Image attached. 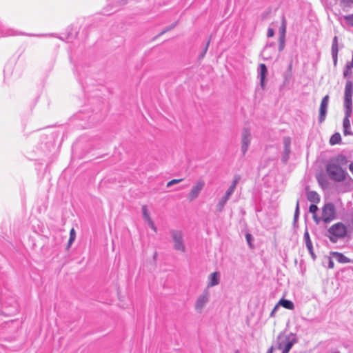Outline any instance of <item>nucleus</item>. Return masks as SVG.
Wrapping results in <instances>:
<instances>
[{"instance_id":"1","label":"nucleus","mask_w":353,"mask_h":353,"mask_svg":"<svg viewBox=\"0 0 353 353\" xmlns=\"http://www.w3.org/2000/svg\"><path fill=\"white\" fill-rule=\"evenodd\" d=\"M326 171L329 177L334 181H343L347 175V172L340 165L334 162H330L326 165Z\"/></svg>"},{"instance_id":"2","label":"nucleus","mask_w":353,"mask_h":353,"mask_svg":"<svg viewBox=\"0 0 353 353\" xmlns=\"http://www.w3.org/2000/svg\"><path fill=\"white\" fill-rule=\"evenodd\" d=\"M170 234L173 243V248L178 252H185L186 246L184 239V232L181 230H170Z\"/></svg>"},{"instance_id":"3","label":"nucleus","mask_w":353,"mask_h":353,"mask_svg":"<svg viewBox=\"0 0 353 353\" xmlns=\"http://www.w3.org/2000/svg\"><path fill=\"white\" fill-rule=\"evenodd\" d=\"M298 342L296 335L290 333L288 336L278 337V349L282 350L281 353H289L292 346Z\"/></svg>"},{"instance_id":"4","label":"nucleus","mask_w":353,"mask_h":353,"mask_svg":"<svg viewBox=\"0 0 353 353\" xmlns=\"http://www.w3.org/2000/svg\"><path fill=\"white\" fill-rule=\"evenodd\" d=\"M18 307L15 298L10 296L1 303L0 311L4 316H13L18 312Z\"/></svg>"},{"instance_id":"5","label":"nucleus","mask_w":353,"mask_h":353,"mask_svg":"<svg viewBox=\"0 0 353 353\" xmlns=\"http://www.w3.org/2000/svg\"><path fill=\"white\" fill-rule=\"evenodd\" d=\"M328 232L330 236L329 239L331 242L336 243L339 239L345 236L347 234V229L344 224L342 223H337L332 225L329 229Z\"/></svg>"},{"instance_id":"6","label":"nucleus","mask_w":353,"mask_h":353,"mask_svg":"<svg viewBox=\"0 0 353 353\" xmlns=\"http://www.w3.org/2000/svg\"><path fill=\"white\" fill-rule=\"evenodd\" d=\"M210 298V290L204 289L202 293L198 296L194 308L196 312L201 313L203 308L205 307L207 303L209 302Z\"/></svg>"},{"instance_id":"7","label":"nucleus","mask_w":353,"mask_h":353,"mask_svg":"<svg viewBox=\"0 0 353 353\" xmlns=\"http://www.w3.org/2000/svg\"><path fill=\"white\" fill-rule=\"evenodd\" d=\"M335 208L332 203L325 204L322 209V220L325 223H330L335 218Z\"/></svg>"},{"instance_id":"8","label":"nucleus","mask_w":353,"mask_h":353,"mask_svg":"<svg viewBox=\"0 0 353 353\" xmlns=\"http://www.w3.org/2000/svg\"><path fill=\"white\" fill-rule=\"evenodd\" d=\"M352 92H353V83L351 81H347L345 87L344 93V107H352Z\"/></svg>"},{"instance_id":"9","label":"nucleus","mask_w":353,"mask_h":353,"mask_svg":"<svg viewBox=\"0 0 353 353\" xmlns=\"http://www.w3.org/2000/svg\"><path fill=\"white\" fill-rule=\"evenodd\" d=\"M251 142V132L248 128H243L241 136V151L244 155L248 150Z\"/></svg>"},{"instance_id":"10","label":"nucleus","mask_w":353,"mask_h":353,"mask_svg":"<svg viewBox=\"0 0 353 353\" xmlns=\"http://www.w3.org/2000/svg\"><path fill=\"white\" fill-rule=\"evenodd\" d=\"M330 97L328 95H325L321 100L320 108H319V123H323L326 117L328 103H329Z\"/></svg>"},{"instance_id":"11","label":"nucleus","mask_w":353,"mask_h":353,"mask_svg":"<svg viewBox=\"0 0 353 353\" xmlns=\"http://www.w3.org/2000/svg\"><path fill=\"white\" fill-rule=\"evenodd\" d=\"M205 185V182L203 180H199L196 185H194L188 194V199L190 201H193L200 194V192L202 190Z\"/></svg>"},{"instance_id":"12","label":"nucleus","mask_w":353,"mask_h":353,"mask_svg":"<svg viewBox=\"0 0 353 353\" xmlns=\"http://www.w3.org/2000/svg\"><path fill=\"white\" fill-rule=\"evenodd\" d=\"M220 283V273L214 272L208 276V283L205 289L209 290L210 288L219 285Z\"/></svg>"},{"instance_id":"13","label":"nucleus","mask_w":353,"mask_h":353,"mask_svg":"<svg viewBox=\"0 0 353 353\" xmlns=\"http://www.w3.org/2000/svg\"><path fill=\"white\" fill-rule=\"evenodd\" d=\"M268 73V69L264 63H261L259 68V77L260 79V85L262 89L265 88V80Z\"/></svg>"},{"instance_id":"14","label":"nucleus","mask_w":353,"mask_h":353,"mask_svg":"<svg viewBox=\"0 0 353 353\" xmlns=\"http://www.w3.org/2000/svg\"><path fill=\"white\" fill-rule=\"evenodd\" d=\"M338 38L335 36L333 39L332 43V56L333 59V62L334 65H336L337 63V57H338Z\"/></svg>"},{"instance_id":"15","label":"nucleus","mask_w":353,"mask_h":353,"mask_svg":"<svg viewBox=\"0 0 353 353\" xmlns=\"http://www.w3.org/2000/svg\"><path fill=\"white\" fill-rule=\"evenodd\" d=\"M345 108V117L343 119V128H350V121L349 118L352 115V107H344Z\"/></svg>"},{"instance_id":"16","label":"nucleus","mask_w":353,"mask_h":353,"mask_svg":"<svg viewBox=\"0 0 353 353\" xmlns=\"http://www.w3.org/2000/svg\"><path fill=\"white\" fill-rule=\"evenodd\" d=\"M332 255L339 263H347L350 262V259L342 253L335 252H332Z\"/></svg>"},{"instance_id":"17","label":"nucleus","mask_w":353,"mask_h":353,"mask_svg":"<svg viewBox=\"0 0 353 353\" xmlns=\"http://www.w3.org/2000/svg\"><path fill=\"white\" fill-rule=\"evenodd\" d=\"M230 199V198L227 197L226 196L223 195L218 201L216 205V210L218 212H221L225 207V205L228 202V201Z\"/></svg>"},{"instance_id":"18","label":"nucleus","mask_w":353,"mask_h":353,"mask_svg":"<svg viewBox=\"0 0 353 353\" xmlns=\"http://www.w3.org/2000/svg\"><path fill=\"white\" fill-rule=\"evenodd\" d=\"M277 304L279 306H282L284 308H286L288 310H294V305L293 302L290 300L285 299H280L279 301L277 303Z\"/></svg>"},{"instance_id":"19","label":"nucleus","mask_w":353,"mask_h":353,"mask_svg":"<svg viewBox=\"0 0 353 353\" xmlns=\"http://www.w3.org/2000/svg\"><path fill=\"white\" fill-rule=\"evenodd\" d=\"M307 198L308 201L312 203H319L320 201V197L319 194L315 191H310L307 194Z\"/></svg>"},{"instance_id":"20","label":"nucleus","mask_w":353,"mask_h":353,"mask_svg":"<svg viewBox=\"0 0 353 353\" xmlns=\"http://www.w3.org/2000/svg\"><path fill=\"white\" fill-rule=\"evenodd\" d=\"M330 162H334L337 165H344L347 163V160L345 156L343 154H339L337 157H336L334 159H332Z\"/></svg>"},{"instance_id":"21","label":"nucleus","mask_w":353,"mask_h":353,"mask_svg":"<svg viewBox=\"0 0 353 353\" xmlns=\"http://www.w3.org/2000/svg\"><path fill=\"white\" fill-rule=\"evenodd\" d=\"M286 33V19L284 16H282L281 26L279 28V37H285Z\"/></svg>"},{"instance_id":"22","label":"nucleus","mask_w":353,"mask_h":353,"mask_svg":"<svg viewBox=\"0 0 353 353\" xmlns=\"http://www.w3.org/2000/svg\"><path fill=\"white\" fill-rule=\"evenodd\" d=\"M290 139L288 137H285L283 139V144H284V153L286 154V156H289L290 152Z\"/></svg>"},{"instance_id":"23","label":"nucleus","mask_w":353,"mask_h":353,"mask_svg":"<svg viewBox=\"0 0 353 353\" xmlns=\"http://www.w3.org/2000/svg\"><path fill=\"white\" fill-rule=\"evenodd\" d=\"M341 140V134L338 132L336 133H334L330 138V143L332 145H336V144H338L340 143Z\"/></svg>"},{"instance_id":"24","label":"nucleus","mask_w":353,"mask_h":353,"mask_svg":"<svg viewBox=\"0 0 353 353\" xmlns=\"http://www.w3.org/2000/svg\"><path fill=\"white\" fill-rule=\"evenodd\" d=\"M22 35H27L29 37H57L56 34H25V33H21Z\"/></svg>"},{"instance_id":"25","label":"nucleus","mask_w":353,"mask_h":353,"mask_svg":"<svg viewBox=\"0 0 353 353\" xmlns=\"http://www.w3.org/2000/svg\"><path fill=\"white\" fill-rule=\"evenodd\" d=\"M303 239L305 240L306 248H310L311 245H312V243L311 241L310 234L307 228L305 229V231L304 232Z\"/></svg>"},{"instance_id":"26","label":"nucleus","mask_w":353,"mask_h":353,"mask_svg":"<svg viewBox=\"0 0 353 353\" xmlns=\"http://www.w3.org/2000/svg\"><path fill=\"white\" fill-rule=\"evenodd\" d=\"M285 37H279V50L282 51L285 47Z\"/></svg>"},{"instance_id":"27","label":"nucleus","mask_w":353,"mask_h":353,"mask_svg":"<svg viewBox=\"0 0 353 353\" xmlns=\"http://www.w3.org/2000/svg\"><path fill=\"white\" fill-rule=\"evenodd\" d=\"M142 213H143V216L144 217V219H145V221H148L150 219V214L148 213V209H147V207L145 205H143L142 207Z\"/></svg>"},{"instance_id":"28","label":"nucleus","mask_w":353,"mask_h":353,"mask_svg":"<svg viewBox=\"0 0 353 353\" xmlns=\"http://www.w3.org/2000/svg\"><path fill=\"white\" fill-rule=\"evenodd\" d=\"M299 216V201L298 200L296 205L295 212L294 214V221L296 222Z\"/></svg>"},{"instance_id":"29","label":"nucleus","mask_w":353,"mask_h":353,"mask_svg":"<svg viewBox=\"0 0 353 353\" xmlns=\"http://www.w3.org/2000/svg\"><path fill=\"white\" fill-rule=\"evenodd\" d=\"M344 19L348 25L353 26V14L344 16Z\"/></svg>"},{"instance_id":"30","label":"nucleus","mask_w":353,"mask_h":353,"mask_svg":"<svg viewBox=\"0 0 353 353\" xmlns=\"http://www.w3.org/2000/svg\"><path fill=\"white\" fill-rule=\"evenodd\" d=\"M239 179H240V176H236L234 177V180H233V181H232V183L231 185H230V188H232L233 189H234V190H235V188H236V185H237V183H238V182H239Z\"/></svg>"},{"instance_id":"31","label":"nucleus","mask_w":353,"mask_h":353,"mask_svg":"<svg viewBox=\"0 0 353 353\" xmlns=\"http://www.w3.org/2000/svg\"><path fill=\"white\" fill-rule=\"evenodd\" d=\"M239 179H240V176H236L234 177V180H233V181H232V183L231 185H230V188H232L233 189H234V190H235V188H236V185H237V183H238V182H239Z\"/></svg>"},{"instance_id":"32","label":"nucleus","mask_w":353,"mask_h":353,"mask_svg":"<svg viewBox=\"0 0 353 353\" xmlns=\"http://www.w3.org/2000/svg\"><path fill=\"white\" fill-rule=\"evenodd\" d=\"M239 179H240V176H236L234 177V180H233V181H232V183L231 185H230V188H232L233 189H234V190H235V188H236V185H237V183H238V182H239Z\"/></svg>"},{"instance_id":"33","label":"nucleus","mask_w":353,"mask_h":353,"mask_svg":"<svg viewBox=\"0 0 353 353\" xmlns=\"http://www.w3.org/2000/svg\"><path fill=\"white\" fill-rule=\"evenodd\" d=\"M234 189H233L232 188L229 187V188L226 190V192H225L224 195L226 196L228 198H230V196L234 193Z\"/></svg>"},{"instance_id":"34","label":"nucleus","mask_w":353,"mask_h":353,"mask_svg":"<svg viewBox=\"0 0 353 353\" xmlns=\"http://www.w3.org/2000/svg\"><path fill=\"white\" fill-rule=\"evenodd\" d=\"M318 210V207L314 205V204H312L310 205V208H309V211L312 213V214H314L316 212V211Z\"/></svg>"},{"instance_id":"35","label":"nucleus","mask_w":353,"mask_h":353,"mask_svg":"<svg viewBox=\"0 0 353 353\" xmlns=\"http://www.w3.org/2000/svg\"><path fill=\"white\" fill-rule=\"evenodd\" d=\"M209 44H210V41H208L206 43V46L203 50V51L201 53L200 56H199V58L200 59H202L204 57L205 53L207 52V50L208 49V46H209Z\"/></svg>"},{"instance_id":"36","label":"nucleus","mask_w":353,"mask_h":353,"mask_svg":"<svg viewBox=\"0 0 353 353\" xmlns=\"http://www.w3.org/2000/svg\"><path fill=\"white\" fill-rule=\"evenodd\" d=\"M182 179H172L170 181H169L167 184V186L168 187H170L174 184H176L178 183L179 182L181 181Z\"/></svg>"},{"instance_id":"37","label":"nucleus","mask_w":353,"mask_h":353,"mask_svg":"<svg viewBox=\"0 0 353 353\" xmlns=\"http://www.w3.org/2000/svg\"><path fill=\"white\" fill-rule=\"evenodd\" d=\"M274 31L273 28H269L268 29V32H267L268 37H272L274 36Z\"/></svg>"},{"instance_id":"38","label":"nucleus","mask_w":353,"mask_h":353,"mask_svg":"<svg viewBox=\"0 0 353 353\" xmlns=\"http://www.w3.org/2000/svg\"><path fill=\"white\" fill-rule=\"evenodd\" d=\"M147 222L148 223V225H150V227L154 231L156 232L157 231V227L154 225L153 221H152V219H150L148 221H147Z\"/></svg>"},{"instance_id":"39","label":"nucleus","mask_w":353,"mask_h":353,"mask_svg":"<svg viewBox=\"0 0 353 353\" xmlns=\"http://www.w3.org/2000/svg\"><path fill=\"white\" fill-rule=\"evenodd\" d=\"M307 249L308 250L311 256L312 257L313 259H316V255L314 253V251H313V246L312 245H311L310 248H307Z\"/></svg>"},{"instance_id":"40","label":"nucleus","mask_w":353,"mask_h":353,"mask_svg":"<svg viewBox=\"0 0 353 353\" xmlns=\"http://www.w3.org/2000/svg\"><path fill=\"white\" fill-rule=\"evenodd\" d=\"M279 307V306L278 305V304H276V305L274 307V308L272 309V312H271V313H270V317H274V316L275 313H276V312L277 311V310H278Z\"/></svg>"},{"instance_id":"41","label":"nucleus","mask_w":353,"mask_h":353,"mask_svg":"<svg viewBox=\"0 0 353 353\" xmlns=\"http://www.w3.org/2000/svg\"><path fill=\"white\" fill-rule=\"evenodd\" d=\"M176 26V23L172 24L170 27L166 28L164 30H163L161 33V34H164L165 32L170 30L171 29L174 28Z\"/></svg>"},{"instance_id":"42","label":"nucleus","mask_w":353,"mask_h":353,"mask_svg":"<svg viewBox=\"0 0 353 353\" xmlns=\"http://www.w3.org/2000/svg\"><path fill=\"white\" fill-rule=\"evenodd\" d=\"M70 238H71L72 239H75L76 238V234L74 228H72L70 232Z\"/></svg>"},{"instance_id":"43","label":"nucleus","mask_w":353,"mask_h":353,"mask_svg":"<svg viewBox=\"0 0 353 353\" xmlns=\"http://www.w3.org/2000/svg\"><path fill=\"white\" fill-rule=\"evenodd\" d=\"M344 130H343V133H344V135L347 136V135H350V134H352V131H350V128H343Z\"/></svg>"},{"instance_id":"44","label":"nucleus","mask_w":353,"mask_h":353,"mask_svg":"<svg viewBox=\"0 0 353 353\" xmlns=\"http://www.w3.org/2000/svg\"><path fill=\"white\" fill-rule=\"evenodd\" d=\"M334 267V261L332 260V259L329 258L328 259V268H333Z\"/></svg>"},{"instance_id":"45","label":"nucleus","mask_w":353,"mask_h":353,"mask_svg":"<svg viewBox=\"0 0 353 353\" xmlns=\"http://www.w3.org/2000/svg\"><path fill=\"white\" fill-rule=\"evenodd\" d=\"M313 219L316 224L319 223L321 219L319 216H317L316 214H314Z\"/></svg>"},{"instance_id":"46","label":"nucleus","mask_w":353,"mask_h":353,"mask_svg":"<svg viewBox=\"0 0 353 353\" xmlns=\"http://www.w3.org/2000/svg\"><path fill=\"white\" fill-rule=\"evenodd\" d=\"M289 156H286V154L283 152V155L282 157V160L284 162H286L288 160Z\"/></svg>"},{"instance_id":"47","label":"nucleus","mask_w":353,"mask_h":353,"mask_svg":"<svg viewBox=\"0 0 353 353\" xmlns=\"http://www.w3.org/2000/svg\"><path fill=\"white\" fill-rule=\"evenodd\" d=\"M349 170H350V172L353 174V162H352L350 165H349Z\"/></svg>"},{"instance_id":"48","label":"nucleus","mask_w":353,"mask_h":353,"mask_svg":"<svg viewBox=\"0 0 353 353\" xmlns=\"http://www.w3.org/2000/svg\"><path fill=\"white\" fill-rule=\"evenodd\" d=\"M74 241V239H72L71 238H69V240H68V246H70V245L72 243V242Z\"/></svg>"},{"instance_id":"49","label":"nucleus","mask_w":353,"mask_h":353,"mask_svg":"<svg viewBox=\"0 0 353 353\" xmlns=\"http://www.w3.org/2000/svg\"><path fill=\"white\" fill-rule=\"evenodd\" d=\"M250 239H251V234H246V239H247L248 242H250Z\"/></svg>"},{"instance_id":"50","label":"nucleus","mask_w":353,"mask_h":353,"mask_svg":"<svg viewBox=\"0 0 353 353\" xmlns=\"http://www.w3.org/2000/svg\"><path fill=\"white\" fill-rule=\"evenodd\" d=\"M272 350H273V347H271L270 348H269L267 351L266 353H272Z\"/></svg>"},{"instance_id":"51","label":"nucleus","mask_w":353,"mask_h":353,"mask_svg":"<svg viewBox=\"0 0 353 353\" xmlns=\"http://www.w3.org/2000/svg\"><path fill=\"white\" fill-rule=\"evenodd\" d=\"M318 181L321 185H322L323 180L321 178H318Z\"/></svg>"},{"instance_id":"52","label":"nucleus","mask_w":353,"mask_h":353,"mask_svg":"<svg viewBox=\"0 0 353 353\" xmlns=\"http://www.w3.org/2000/svg\"><path fill=\"white\" fill-rule=\"evenodd\" d=\"M121 3L123 5L125 4L126 3V1L125 0H121Z\"/></svg>"},{"instance_id":"53","label":"nucleus","mask_w":353,"mask_h":353,"mask_svg":"<svg viewBox=\"0 0 353 353\" xmlns=\"http://www.w3.org/2000/svg\"><path fill=\"white\" fill-rule=\"evenodd\" d=\"M234 353H240V352H239V350H237L234 351Z\"/></svg>"}]
</instances>
